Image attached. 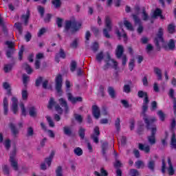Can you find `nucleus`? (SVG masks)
Wrapping results in <instances>:
<instances>
[{
    "label": "nucleus",
    "mask_w": 176,
    "mask_h": 176,
    "mask_svg": "<svg viewBox=\"0 0 176 176\" xmlns=\"http://www.w3.org/2000/svg\"><path fill=\"white\" fill-rule=\"evenodd\" d=\"M99 48L100 45L97 42H94L91 46V49L94 51V53H96V52H98Z\"/></svg>",
    "instance_id": "ea45409f"
},
{
    "label": "nucleus",
    "mask_w": 176,
    "mask_h": 176,
    "mask_svg": "<svg viewBox=\"0 0 176 176\" xmlns=\"http://www.w3.org/2000/svg\"><path fill=\"white\" fill-rule=\"evenodd\" d=\"M12 101L11 111L14 115H17V112H19V100L16 97H12Z\"/></svg>",
    "instance_id": "9b49d317"
},
{
    "label": "nucleus",
    "mask_w": 176,
    "mask_h": 176,
    "mask_svg": "<svg viewBox=\"0 0 176 176\" xmlns=\"http://www.w3.org/2000/svg\"><path fill=\"white\" fill-rule=\"evenodd\" d=\"M9 127L11 130L12 135L14 138H16L17 135H19V129H17V127H16V125L12 122L10 123Z\"/></svg>",
    "instance_id": "4468645a"
},
{
    "label": "nucleus",
    "mask_w": 176,
    "mask_h": 176,
    "mask_svg": "<svg viewBox=\"0 0 176 176\" xmlns=\"http://www.w3.org/2000/svg\"><path fill=\"white\" fill-rule=\"evenodd\" d=\"M37 10L41 17H43V16H45V8L42 7V6H37Z\"/></svg>",
    "instance_id": "79ce46f5"
},
{
    "label": "nucleus",
    "mask_w": 176,
    "mask_h": 176,
    "mask_svg": "<svg viewBox=\"0 0 176 176\" xmlns=\"http://www.w3.org/2000/svg\"><path fill=\"white\" fill-rule=\"evenodd\" d=\"M53 107H54L55 111H56V112L59 115H63V112H64V110L63 109L61 106L57 104V102L54 100V98H50L48 102V104L47 105V108L48 109H53Z\"/></svg>",
    "instance_id": "39448f33"
},
{
    "label": "nucleus",
    "mask_w": 176,
    "mask_h": 176,
    "mask_svg": "<svg viewBox=\"0 0 176 176\" xmlns=\"http://www.w3.org/2000/svg\"><path fill=\"white\" fill-rule=\"evenodd\" d=\"M12 68H13V64H8L4 65V72L6 74H8V72H10V71H12Z\"/></svg>",
    "instance_id": "49530a36"
},
{
    "label": "nucleus",
    "mask_w": 176,
    "mask_h": 176,
    "mask_svg": "<svg viewBox=\"0 0 176 176\" xmlns=\"http://www.w3.org/2000/svg\"><path fill=\"white\" fill-rule=\"evenodd\" d=\"M3 115L8 116L9 113V102L8 101V98L5 97L3 100Z\"/></svg>",
    "instance_id": "2eb2a0df"
},
{
    "label": "nucleus",
    "mask_w": 176,
    "mask_h": 176,
    "mask_svg": "<svg viewBox=\"0 0 176 176\" xmlns=\"http://www.w3.org/2000/svg\"><path fill=\"white\" fill-rule=\"evenodd\" d=\"M29 115L31 116V118H36V108H35L34 106H32L29 108Z\"/></svg>",
    "instance_id": "393cba45"
},
{
    "label": "nucleus",
    "mask_w": 176,
    "mask_h": 176,
    "mask_svg": "<svg viewBox=\"0 0 176 176\" xmlns=\"http://www.w3.org/2000/svg\"><path fill=\"white\" fill-rule=\"evenodd\" d=\"M115 127L116 129V131L119 133V131H120V118H117L116 120Z\"/></svg>",
    "instance_id": "f704fd0d"
},
{
    "label": "nucleus",
    "mask_w": 176,
    "mask_h": 176,
    "mask_svg": "<svg viewBox=\"0 0 176 176\" xmlns=\"http://www.w3.org/2000/svg\"><path fill=\"white\" fill-rule=\"evenodd\" d=\"M107 93L111 98H116V91L113 89V87H109L107 88Z\"/></svg>",
    "instance_id": "412c9836"
},
{
    "label": "nucleus",
    "mask_w": 176,
    "mask_h": 176,
    "mask_svg": "<svg viewBox=\"0 0 176 176\" xmlns=\"http://www.w3.org/2000/svg\"><path fill=\"white\" fill-rule=\"evenodd\" d=\"M146 111H148V104L142 105V113L144 115L143 120L145 121V119H148V116H146Z\"/></svg>",
    "instance_id": "473e14b6"
},
{
    "label": "nucleus",
    "mask_w": 176,
    "mask_h": 176,
    "mask_svg": "<svg viewBox=\"0 0 176 176\" xmlns=\"http://www.w3.org/2000/svg\"><path fill=\"white\" fill-rule=\"evenodd\" d=\"M107 151H108V142H104L102 144V155L107 160Z\"/></svg>",
    "instance_id": "aec40b11"
},
{
    "label": "nucleus",
    "mask_w": 176,
    "mask_h": 176,
    "mask_svg": "<svg viewBox=\"0 0 176 176\" xmlns=\"http://www.w3.org/2000/svg\"><path fill=\"white\" fill-rule=\"evenodd\" d=\"M154 74L157 76V80H162L163 79L162 69H159V67H154Z\"/></svg>",
    "instance_id": "b1692460"
},
{
    "label": "nucleus",
    "mask_w": 176,
    "mask_h": 176,
    "mask_svg": "<svg viewBox=\"0 0 176 176\" xmlns=\"http://www.w3.org/2000/svg\"><path fill=\"white\" fill-rule=\"evenodd\" d=\"M58 102L60 105L65 108V113L67 115L69 112V107H68V102L63 98H60L58 99Z\"/></svg>",
    "instance_id": "f8f14e48"
},
{
    "label": "nucleus",
    "mask_w": 176,
    "mask_h": 176,
    "mask_svg": "<svg viewBox=\"0 0 176 176\" xmlns=\"http://www.w3.org/2000/svg\"><path fill=\"white\" fill-rule=\"evenodd\" d=\"M170 144L176 149V138H175V133H173L172 135V137L170 138Z\"/></svg>",
    "instance_id": "3c124183"
},
{
    "label": "nucleus",
    "mask_w": 176,
    "mask_h": 176,
    "mask_svg": "<svg viewBox=\"0 0 176 176\" xmlns=\"http://www.w3.org/2000/svg\"><path fill=\"white\" fill-rule=\"evenodd\" d=\"M163 28H160L158 33L157 34L155 38H154V43H155V46L158 52L160 51V42L162 43H164V38H163Z\"/></svg>",
    "instance_id": "423d86ee"
},
{
    "label": "nucleus",
    "mask_w": 176,
    "mask_h": 176,
    "mask_svg": "<svg viewBox=\"0 0 176 176\" xmlns=\"http://www.w3.org/2000/svg\"><path fill=\"white\" fill-rule=\"evenodd\" d=\"M16 151L17 149L16 148V146H14L10 155V163L12 168H14L15 171H17V170H19V163L17 162V161H16L15 159Z\"/></svg>",
    "instance_id": "0eeeda50"
},
{
    "label": "nucleus",
    "mask_w": 176,
    "mask_h": 176,
    "mask_svg": "<svg viewBox=\"0 0 176 176\" xmlns=\"http://www.w3.org/2000/svg\"><path fill=\"white\" fill-rule=\"evenodd\" d=\"M3 173L4 175L9 176L10 174V171L9 170V167L7 165H4L3 166Z\"/></svg>",
    "instance_id": "864d4df0"
},
{
    "label": "nucleus",
    "mask_w": 176,
    "mask_h": 176,
    "mask_svg": "<svg viewBox=\"0 0 176 176\" xmlns=\"http://www.w3.org/2000/svg\"><path fill=\"white\" fill-rule=\"evenodd\" d=\"M55 82L57 93H61L63 91L61 89L63 87V76L61 74H58L56 77Z\"/></svg>",
    "instance_id": "6e6552de"
},
{
    "label": "nucleus",
    "mask_w": 176,
    "mask_h": 176,
    "mask_svg": "<svg viewBox=\"0 0 176 176\" xmlns=\"http://www.w3.org/2000/svg\"><path fill=\"white\" fill-rule=\"evenodd\" d=\"M6 45L8 46V49L10 50H14V43L12 41H7Z\"/></svg>",
    "instance_id": "4d7b16f0"
},
{
    "label": "nucleus",
    "mask_w": 176,
    "mask_h": 176,
    "mask_svg": "<svg viewBox=\"0 0 176 176\" xmlns=\"http://www.w3.org/2000/svg\"><path fill=\"white\" fill-rule=\"evenodd\" d=\"M168 32L169 34H174L175 32V25L170 23L168 25Z\"/></svg>",
    "instance_id": "a19ab883"
},
{
    "label": "nucleus",
    "mask_w": 176,
    "mask_h": 176,
    "mask_svg": "<svg viewBox=\"0 0 176 176\" xmlns=\"http://www.w3.org/2000/svg\"><path fill=\"white\" fill-rule=\"evenodd\" d=\"M67 96L68 101H70L72 104H76V102H82V101H83V98H82V97H74L71 92L67 93Z\"/></svg>",
    "instance_id": "1a4fd4ad"
},
{
    "label": "nucleus",
    "mask_w": 176,
    "mask_h": 176,
    "mask_svg": "<svg viewBox=\"0 0 176 176\" xmlns=\"http://www.w3.org/2000/svg\"><path fill=\"white\" fill-rule=\"evenodd\" d=\"M168 166L167 168L168 175H174L175 174V170L174 169V166H173V162H171V158H168Z\"/></svg>",
    "instance_id": "dca6fc26"
},
{
    "label": "nucleus",
    "mask_w": 176,
    "mask_h": 176,
    "mask_svg": "<svg viewBox=\"0 0 176 176\" xmlns=\"http://www.w3.org/2000/svg\"><path fill=\"white\" fill-rule=\"evenodd\" d=\"M52 14H47L44 18V21L45 23H50V20H52Z\"/></svg>",
    "instance_id": "774afa93"
},
{
    "label": "nucleus",
    "mask_w": 176,
    "mask_h": 176,
    "mask_svg": "<svg viewBox=\"0 0 176 176\" xmlns=\"http://www.w3.org/2000/svg\"><path fill=\"white\" fill-rule=\"evenodd\" d=\"M34 135V129L30 126L28 128L27 137H32Z\"/></svg>",
    "instance_id": "052dcab7"
},
{
    "label": "nucleus",
    "mask_w": 176,
    "mask_h": 176,
    "mask_svg": "<svg viewBox=\"0 0 176 176\" xmlns=\"http://www.w3.org/2000/svg\"><path fill=\"white\" fill-rule=\"evenodd\" d=\"M75 69H76V61L72 60L71 66H70V71L72 72H75Z\"/></svg>",
    "instance_id": "e2e57ef3"
},
{
    "label": "nucleus",
    "mask_w": 176,
    "mask_h": 176,
    "mask_svg": "<svg viewBox=\"0 0 176 176\" xmlns=\"http://www.w3.org/2000/svg\"><path fill=\"white\" fill-rule=\"evenodd\" d=\"M30 16H31V12L30 10H28L26 12V14H23L21 16V19L24 20L25 25H28V20H30Z\"/></svg>",
    "instance_id": "4be33fe9"
},
{
    "label": "nucleus",
    "mask_w": 176,
    "mask_h": 176,
    "mask_svg": "<svg viewBox=\"0 0 176 176\" xmlns=\"http://www.w3.org/2000/svg\"><path fill=\"white\" fill-rule=\"evenodd\" d=\"M78 38L74 40V41L70 44V47L72 49H76L78 47Z\"/></svg>",
    "instance_id": "69168bd1"
},
{
    "label": "nucleus",
    "mask_w": 176,
    "mask_h": 176,
    "mask_svg": "<svg viewBox=\"0 0 176 176\" xmlns=\"http://www.w3.org/2000/svg\"><path fill=\"white\" fill-rule=\"evenodd\" d=\"M22 78H23V83L25 87H27V85L28 84V80H30V76L24 74H23Z\"/></svg>",
    "instance_id": "e433bc0d"
},
{
    "label": "nucleus",
    "mask_w": 176,
    "mask_h": 176,
    "mask_svg": "<svg viewBox=\"0 0 176 176\" xmlns=\"http://www.w3.org/2000/svg\"><path fill=\"white\" fill-rule=\"evenodd\" d=\"M20 108L23 116H27V111L25 110V106L24 105V103L20 104Z\"/></svg>",
    "instance_id": "5fc2aeb1"
},
{
    "label": "nucleus",
    "mask_w": 176,
    "mask_h": 176,
    "mask_svg": "<svg viewBox=\"0 0 176 176\" xmlns=\"http://www.w3.org/2000/svg\"><path fill=\"white\" fill-rule=\"evenodd\" d=\"M22 67L26 71L28 75H31V74H32V68H31V66H30L28 63H23Z\"/></svg>",
    "instance_id": "a878e982"
},
{
    "label": "nucleus",
    "mask_w": 176,
    "mask_h": 176,
    "mask_svg": "<svg viewBox=\"0 0 176 176\" xmlns=\"http://www.w3.org/2000/svg\"><path fill=\"white\" fill-rule=\"evenodd\" d=\"M142 17L144 21H148V20H149V15L148 13H146V10H145V8H143L142 9Z\"/></svg>",
    "instance_id": "c85d7f7f"
},
{
    "label": "nucleus",
    "mask_w": 176,
    "mask_h": 176,
    "mask_svg": "<svg viewBox=\"0 0 176 176\" xmlns=\"http://www.w3.org/2000/svg\"><path fill=\"white\" fill-rule=\"evenodd\" d=\"M124 25L127 28V30H129V31H134V28L133 27V25H131V23L129 22V21H124Z\"/></svg>",
    "instance_id": "2f4dec72"
},
{
    "label": "nucleus",
    "mask_w": 176,
    "mask_h": 176,
    "mask_svg": "<svg viewBox=\"0 0 176 176\" xmlns=\"http://www.w3.org/2000/svg\"><path fill=\"white\" fill-rule=\"evenodd\" d=\"M82 27V23L76 21H67L65 22V31H69V29L72 28V34L78 32Z\"/></svg>",
    "instance_id": "f03ea898"
},
{
    "label": "nucleus",
    "mask_w": 176,
    "mask_h": 176,
    "mask_svg": "<svg viewBox=\"0 0 176 176\" xmlns=\"http://www.w3.org/2000/svg\"><path fill=\"white\" fill-rule=\"evenodd\" d=\"M74 152L76 156H82V155H83V150H82L80 147H76L74 148Z\"/></svg>",
    "instance_id": "72a5a7b5"
},
{
    "label": "nucleus",
    "mask_w": 176,
    "mask_h": 176,
    "mask_svg": "<svg viewBox=\"0 0 176 176\" xmlns=\"http://www.w3.org/2000/svg\"><path fill=\"white\" fill-rule=\"evenodd\" d=\"M14 27L18 30L19 34H23V24L20 22H16L14 23Z\"/></svg>",
    "instance_id": "cd10ccee"
},
{
    "label": "nucleus",
    "mask_w": 176,
    "mask_h": 176,
    "mask_svg": "<svg viewBox=\"0 0 176 176\" xmlns=\"http://www.w3.org/2000/svg\"><path fill=\"white\" fill-rule=\"evenodd\" d=\"M113 155L116 160V162H114L113 166L115 168H117V169L120 168V167H122V162H120V161L118 160L119 157H118V153H116V151H114Z\"/></svg>",
    "instance_id": "a211bd4d"
},
{
    "label": "nucleus",
    "mask_w": 176,
    "mask_h": 176,
    "mask_svg": "<svg viewBox=\"0 0 176 176\" xmlns=\"http://www.w3.org/2000/svg\"><path fill=\"white\" fill-rule=\"evenodd\" d=\"M53 157H54V151H52L50 156L45 159V162L47 164L48 167L52 166V160H53Z\"/></svg>",
    "instance_id": "5701e85b"
},
{
    "label": "nucleus",
    "mask_w": 176,
    "mask_h": 176,
    "mask_svg": "<svg viewBox=\"0 0 176 176\" xmlns=\"http://www.w3.org/2000/svg\"><path fill=\"white\" fill-rule=\"evenodd\" d=\"M135 60L134 58H132L130 60V62L129 63V70L131 72L134 69V67H135V65H134V63H135Z\"/></svg>",
    "instance_id": "680f3d73"
},
{
    "label": "nucleus",
    "mask_w": 176,
    "mask_h": 176,
    "mask_svg": "<svg viewBox=\"0 0 176 176\" xmlns=\"http://www.w3.org/2000/svg\"><path fill=\"white\" fill-rule=\"evenodd\" d=\"M129 175L131 176H138L140 175V173L137 169H131L129 170Z\"/></svg>",
    "instance_id": "13d9d810"
},
{
    "label": "nucleus",
    "mask_w": 176,
    "mask_h": 176,
    "mask_svg": "<svg viewBox=\"0 0 176 176\" xmlns=\"http://www.w3.org/2000/svg\"><path fill=\"white\" fill-rule=\"evenodd\" d=\"M104 59V52L101 51L100 53L96 54V60L99 63H101L102 60Z\"/></svg>",
    "instance_id": "c03bdc74"
},
{
    "label": "nucleus",
    "mask_w": 176,
    "mask_h": 176,
    "mask_svg": "<svg viewBox=\"0 0 176 176\" xmlns=\"http://www.w3.org/2000/svg\"><path fill=\"white\" fill-rule=\"evenodd\" d=\"M155 122H156V118H144V123L146 124V128L147 130L151 131V135L147 137V140L151 144V145H155L156 144V133L157 132V128L155 125Z\"/></svg>",
    "instance_id": "f257e3e1"
},
{
    "label": "nucleus",
    "mask_w": 176,
    "mask_h": 176,
    "mask_svg": "<svg viewBox=\"0 0 176 176\" xmlns=\"http://www.w3.org/2000/svg\"><path fill=\"white\" fill-rule=\"evenodd\" d=\"M63 133L65 134V135H71L72 134V131L71 129L68 126H64L63 127Z\"/></svg>",
    "instance_id": "de8ad7c7"
},
{
    "label": "nucleus",
    "mask_w": 176,
    "mask_h": 176,
    "mask_svg": "<svg viewBox=\"0 0 176 176\" xmlns=\"http://www.w3.org/2000/svg\"><path fill=\"white\" fill-rule=\"evenodd\" d=\"M135 164L138 168H144L145 166L144 162L141 160H138L136 162H135Z\"/></svg>",
    "instance_id": "603ef678"
},
{
    "label": "nucleus",
    "mask_w": 176,
    "mask_h": 176,
    "mask_svg": "<svg viewBox=\"0 0 176 176\" xmlns=\"http://www.w3.org/2000/svg\"><path fill=\"white\" fill-rule=\"evenodd\" d=\"M56 54L58 55L59 57H60V58H65V57H67V54H65V52H64V50L63 48H60L59 50V52L56 53Z\"/></svg>",
    "instance_id": "09e8293b"
},
{
    "label": "nucleus",
    "mask_w": 176,
    "mask_h": 176,
    "mask_svg": "<svg viewBox=\"0 0 176 176\" xmlns=\"http://www.w3.org/2000/svg\"><path fill=\"white\" fill-rule=\"evenodd\" d=\"M75 120L78 122V123H82L83 122V118L81 115L79 114H75L74 115Z\"/></svg>",
    "instance_id": "0e129e2a"
},
{
    "label": "nucleus",
    "mask_w": 176,
    "mask_h": 176,
    "mask_svg": "<svg viewBox=\"0 0 176 176\" xmlns=\"http://www.w3.org/2000/svg\"><path fill=\"white\" fill-rule=\"evenodd\" d=\"M148 96V93L144 91H138V97L139 98H144V97H146Z\"/></svg>",
    "instance_id": "6e6d98bb"
},
{
    "label": "nucleus",
    "mask_w": 176,
    "mask_h": 176,
    "mask_svg": "<svg viewBox=\"0 0 176 176\" xmlns=\"http://www.w3.org/2000/svg\"><path fill=\"white\" fill-rule=\"evenodd\" d=\"M52 5H54L56 9H58L61 6V1L60 0H52Z\"/></svg>",
    "instance_id": "37998d69"
},
{
    "label": "nucleus",
    "mask_w": 176,
    "mask_h": 176,
    "mask_svg": "<svg viewBox=\"0 0 176 176\" xmlns=\"http://www.w3.org/2000/svg\"><path fill=\"white\" fill-rule=\"evenodd\" d=\"M123 92L126 94L131 93V87L129 85L125 84L123 87Z\"/></svg>",
    "instance_id": "4c0bfd02"
},
{
    "label": "nucleus",
    "mask_w": 176,
    "mask_h": 176,
    "mask_svg": "<svg viewBox=\"0 0 176 176\" xmlns=\"http://www.w3.org/2000/svg\"><path fill=\"white\" fill-rule=\"evenodd\" d=\"M165 50H174L175 49V41L174 39H170L167 45L163 46Z\"/></svg>",
    "instance_id": "f3484780"
},
{
    "label": "nucleus",
    "mask_w": 176,
    "mask_h": 176,
    "mask_svg": "<svg viewBox=\"0 0 176 176\" xmlns=\"http://www.w3.org/2000/svg\"><path fill=\"white\" fill-rule=\"evenodd\" d=\"M156 166V162L155 160H151L147 164V167L150 169L152 172L155 171V167Z\"/></svg>",
    "instance_id": "bb28decb"
},
{
    "label": "nucleus",
    "mask_w": 176,
    "mask_h": 176,
    "mask_svg": "<svg viewBox=\"0 0 176 176\" xmlns=\"http://www.w3.org/2000/svg\"><path fill=\"white\" fill-rule=\"evenodd\" d=\"M175 126H176L175 119H173L170 123V131L172 133V135L173 134H175Z\"/></svg>",
    "instance_id": "58836bf2"
},
{
    "label": "nucleus",
    "mask_w": 176,
    "mask_h": 176,
    "mask_svg": "<svg viewBox=\"0 0 176 176\" xmlns=\"http://www.w3.org/2000/svg\"><path fill=\"white\" fill-rule=\"evenodd\" d=\"M43 80V77L39 76V77L36 80V83H35L36 87H39V86H41V84L42 83Z\"/></svg>",
    "instance_id": "bf43d9fd"
},
{
    "label": "nucleus",
    "mask_w": 176,
    "mask_h": 176,
    "mask_svg": "<svg viewBox=\"0 0 176 176\" xmlns=\"http://www.w3.org/2000/svg\"><path fill=\"white\" fill-rule=\"evenodd\" d=\"M162 13L163 12L160 10V8H156L153 13L152 17L153 19H156V17H159V16H161Z\"/></svg>",
    "instance_id": "7c9ffc66"
},
{
    "label": "nucleus",
    "mask_w": 176,
    "mask_h": 176,
    "mask_svg": "<svg viewBox=\"0 0 176 176\" xmlns=\"http://www.w3.org/2000/svg\"><path fill=\"white\" fill-rule=\"evenodd\" d=\"M104 24L105 28L103 29V35L105 38L109 39V38H111L109 32L112 31V19H111V16L108 15L105 16Z\"/></svg>",
    "instance_id": "7ed1b4c3"
},
{
    "label": "nucleus",
    "mask_w": 176,
    "mask_h": 176,
    "mask_svg": "<svg viewBox=\"0 0 176 176\" xmlns=\"http://www.w3.org/2000/svg\"><path fill=\"white\" fill-rule=\"evenodd\" d=\"M133 20L135 21V24H138L139 25H141V19H140L138 16L133 14Z\"/></svg>",
    "instance_id": "338daca9"
},
{
    "label": "nucleus",
    "mask_w": 176,
    "mask_h": 176,
    "mask_svg": "<svg viewBox=\"0 0 176 176\" xmlns=\"http://www.w3.org/2000/svg\"><path fill=\"white\" fill-rule=\"evenodd\" d=\"M56 176H63V167L59 166L57 167L56 170H55Z\"/></svg>",
    "instance_id": "8fccbe9b"
},
{
    "label": "nucleus",
    "mask_w": 176,
    "mask_h": 176,
    "mask_svg": "<svg viewBox=\"0 0 176 176\" xmlns=\"http://www.w3.org/2000/svg\"><path fill=\"white\" fill-rule=\"evenodd\" d=\"M124 53V48L123 47V45H118L116 50V57L118 60H120V58H122L123 67H124V65L127 64V56H126V54H123Z\"/></svg>",
    "instance_id": "20e7f679"
},
{
    "label": "nucleus",
    "mask_w": 176,
    "mask_h": 176,
    "mask_svg": "<svg viewBox=\"0 0 176 176\" xmlns=\"http://www.w3.org/2000/svg\"><path fill=\"white\" fill-rule=\"evenodd\" d=\"M157 114L158 115V116H160V120L162 122H164L166 119V115L164 114V113H163V111L162 110L158 111Z\"/></svg>",
    "instance_id": "a18cd8bd"
},
{
    "label": "nucleus",
    "mask_w": 176,
    "mask_h": 176,
    "mask_svg": "<svg viewBox=\"0 0 176 176\" xmlns=\"http://www.w3.org/2000/svg\"><path fill=\"white\" fill-rule=\"evenodd\" d=\"M100 134V127H98V126H95L94 129V134L91 135V140H93L95 144H98V142H100V140L98 139Z\"/></svg>",
    "instance_id": "9d476101"
},
{
    "label": "nucleus",
    "mask_w": 176,
    "mask_h": 176,
    "mask_svg": "<svg viewBox=\"0 0 176 176\" xmlns=\"http://www.w3.org/2000/svg\"><path fill=\"white\" fill-rule=\"evenodd\" d=\"M92 113L95 119H100V116H101V112L100 111L98 106L96 104L92 106Z\"/></svg>",
    "instance_id": "ddd939ff"
},
{
    "label": "nucleus",
    "mask_w": 176,
    "mask_h": 176,
    "mask_svg": "<svg viewBox=\"0 0 176 176\" xmlns=\"http://www.w3.org/2000/svg\"><path fill=\"white\" fill-rule=\"evenodd\" d=\"M138 148L140 151H142L143 152H145L146 153H149L151 152V147L148 145L145 146L144 144H142V143H139Z\"/></svg>",
    "instance_id": "6ab92c4d"
},
{
    "label": "nucleus",
    "mask_w": 176,
    "mask_h": 176,
    "mask_svg": "<svg viewBox=\"0 0 176 176\" xmlns=\"http://www.w3.org/2000/svg\"><path fill=\"white\" fill-rule=\"evenodd\" d=\"M22 100L27 101L28 100V91L27 89H23L21 92Z\"/></svg>",
    "instance_id": "c9c22d12"
},
{
    "label": "nucleus",
    "mask_w": 176,
    "mask_h": 176,
    "mask_svg": "<svg viewBox=\"0 0 176 176\" xmlns=\"http://www.w3.org/2000/svg\"><path fill=\"white\" fill-rule=\"evenodd\" d=\"M85 133H86V129L85 128L80 127L78 130V135L80 140H83L85 138Z\"/></svg>",
    "instance_id": "c756f323"
}]
</instances>
